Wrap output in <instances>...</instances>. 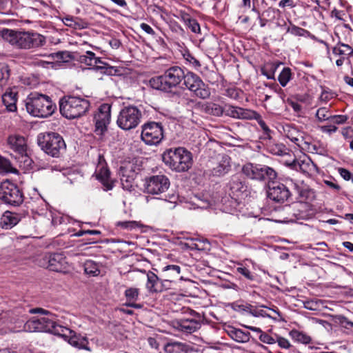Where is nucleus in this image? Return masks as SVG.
Returning <instances> with one entry per match:
<instances>
[{
    "label": "nucleus",
    "mask_w": 353,
    "mask_h": 353,
    "mask_svg": "<svg viewBox=\"0 0 353 353\" xmlns=\"http://www.w3.org/2000/svg\"><path fill=\"white\" fill-rule=\"evenodd\" d=\"M255 114L253 116L252 118H255L257 120V122L261 127V128L263 130V131L265 132V134L269 135L270 132V130L268 128V126L266 125L265 122L261 119V117L254 111H253Z\"/></svg>",
    "instance_id": "nucleus-50"
},
{
    "label": "nucleus",
    "mask_w": 353,
    "mask_h": 353,
    "mask_svg": "<svg viewBox=\"0 0 353 353\" xmlns=\"http://www.w3.org/2000/svg\"><path fill=\"white\" fill-rule=\"evenodd\" d=\"M228 334L230 336L239 343H246L250 339V333L249 332L243 331L241 329L232 327Z\"/></svg>",
    "instance_id": "nucleus-34"
},
{
    "label": "nucleus",
    "mask_w": 353,
    "mask_h": 353,
    "mask_svg": "<svg viewBox=\"0 0 353 353\" xmlns=\"http://www.w3.org/2000/svg\"><path fill=\"white\" fill-rule=\"evenodd\" d=\"M24 328L30 332H42L44 330V319L33 317L26 323Z\"/></svg>",
    "instance_id": "nucleus-30"
},
{
    "label": "nucleus",
    "mask_w": 353,
    "mask_h": 353,
    "mask_svg": "<svg viewBox=\"0 0 353 353\" xmlns=\"http://www.w3.org/2000/svg\"><path fill=\"white\" fill-rule=\"evenodd\" d=\"M339 323L343 325L346 328L352 327H353V322L349 321L347 318H346L344 316H339Z\"/></svg>",
    "instance_id": "nucleus-62"
},
{
    "label": "nucleus",
    "mask_w": 353,
    "mask_h": 353,
    "mask_svg": "<svg viewBox=\"0 0 353 353\" xmlns=\"http://www.w3.org/2000/svg\"><path fill=\"white\" fill-rule=\"evenodd\" d=\"M204 110L206 113L216 117H220L225 114V115L239 119H250L254 115V112L250 110L243 109L242 108L225 105L222 106L219 104L210 102L204 105Z\"/></svg>",
    "instance_id": "nucleus-5"
},
{
    "label": "nucleus",
    "mask_w": 353,
    "mask_h": 353,
    "mask_svg": "<svg viewBox=\"0 0 353 353\" xmlns=\"http://www.w3.org/2000/svg\"><path fill=\"white\" fill-rule=\"evenodd\" d=\"M293 190L296 193L302 201L312 200L314 197V192L303 183L294 182L290 181Z\"/></svg>",
    "instance_id": "nucleus-24"
},
{
    "label": "nucleus",
    "mask_w": 353,
    "mask_h": 353,
    "mask_svg": "<svg viewBox=\"0 0 353 353\" xmlns=\"http://www.w3.org/2000/svg\"><path fill=\"white\" fill-rule=\"evenodd\" d=\"M162 272L165 278L173 281L174 279L179 278L181 268L177 265H168L162 268Z\"/></svg>",
    "instance_id": "nucleus-36"
},
{
    "label": "nucleus",
    "mask_w": 353,
    "mask_h": 353,
    "mask_svg": "<svg viewBox=\"0 0 353 353\" xmlns=\"http://www.w3.org/2000/svg\"><path fill=\"white\" fill-rule=\"evenodd\" d=\"M17 92L11 88L7 89L2 95V102L9 112L17 110Z\"/></svg>",
    "instance_id": "nucleus-26"
},
{
    "label": "nucleus",
    "mask_w": 353,
    "mask_h": 353,
    "mask_svg": "<svg viewBox=\"0 0 353 353\" xmlns=\"http://www.w3.org/2000/svg\"><path fill=\"white\" fill-rule=\"evenodd\" d=\"M228 187L230 190V195L235 199H239L243 196L247 191V186L237 176H232Z\"/></svg>",
    "instance_id": "nucleus-20"
},
{
    "label": "nucleus",
    "mask_w": 353,
    "mask_h": 353,
    "mask_svg": "<svg viewBox=\"0 0 353 353\" xmlns=\"http://www.w3.org/2000/svg\"><path fill=\"white\" fill-rule=\"evenodd\" d=\"M44 95L38 92L29 94L26 102L28 112L33 117L43 118L44 117Z\"/></svg>",
    "instance_id": "nucleus-14"
},
{
    "label": "nucleus",
    "mask_w": 353,
    "mask_h": 353,
    "mask_svg": "<svg viewBox=\"0 0 353 353\" xmlns=\"http://www.w3.org/2000/svg\"><path fill=\"white\" fill-rule=\"evenodd\" d=\"M143 275V279L146 278L145 288L149 293H159L160 279L152 272L145 270L139 271Z\"/></svg>",
    "instance_id": "nucleus-22"
},
{
    "label": "nucleus",
    "mask_w": 353,
    "mask_h": 353,
    "mask_svg": "<svg viewBox=\"0 0 353 353\" xmlns=\"http://www.w3.org/2000/svg\"><path fill=\"white\" fill-rule=\"evenodd\" d=\"M141 137L147 145L159 144L163 138V128L161 123L150 121L142 125Z\"/></svg>",
    "instance_id": "nucleus-10"
},
{
    "label": "nucleus",
    "mask_w": 353,
    "mask_h": 353,
    "mask_svg": "<svg viewBox=\"0 0 353 353\" xmlns=\"http://www.w3.org/2000/svg\"><path fill=\"white\" fill-rule=\"evenodd\" d=\"M308 150L310 152L312 153H316V154H322V152L324 151V149L321 146H318L316 144H310L308 145Z\"/></svg>",
    "instance_id": "nucleus-63"
},
{
    "label": "nucleus",
    "mask_w": 353,
    "mask_h": 353,
    "mask_svg": "<svg viewBox=\"0 0 353 353\" xmlns=\"http://www.w3.org/2000/svg\"><path fill=\"white\" fill-rule=\"evenodd\" d=\"M259 339L263 343L267 344H274L276 343V336H272L268 334L267 333L263 332L259 336Z\"/></svg>",
    "instance_id": "nucleus-54"
},
{
    "label": "nucleus",
    "mask_w": 353,
    "mask_h": 353,
    "mask_svg": "<svg viewBox=\"0 0 353 353\" xmlns=\"http://www.w3.org/2000/svg\"><path fill=\"white\" fill-rule=\"evenodd\" d=\"M281 62H268L261 68V74L265 76L268 79H274V74Z\"/></svg>",
    "instance_id": "nucleus-35"
},
{
    "label": "nucleus",
    "mask_w": 353,
    "mask_h": 353,
    "mask_svg": "<svg viewBox=\"0 0 353 353\" xmlns=\"http://www.w3.org/2000/svg\"><path fill=\"white\" fill-rule=\"evenodd\" d=\"M185 77L183 79L186 88L194 92V94L201 99H207L210 96V91L201 78L192 72L185 73Z\"/></svg>",
    "instance_id": "nucleus-11"
},
{
    "label": "nucleus",
    "mask_w": 353,
    "mask_h": 353,
    "mask_svg": "<svg viewBox=\"0 0 353 353\" xmlns=\"http://www.w3.org/2000/svg\"><path fill=\"white\" fill-rule=\"evenodd\" d=\"M46 133V153L53 157H57L59 155L60 150L65 148L64 140L57 132H48Z\"/></svg>",
    "instance_id": "nucleus-15"
},
{
    "label": "nucleus",
    "mask_w": 353,
    "mask_h": 353,
    "mask_svg": "<svg viewBox=\"0 0 353 353\" xmlns=\"http://www.w3.org/2000/svg\"><path fill=\"white\" fill-rule=\"evenodd\" d=\"M65 263L62 254L54 253L49 256L48 268L51 271L61 272L65 269Z\"/></svg>",
    "instance_id": "nucleus-23"
},
{
    "label": "nucleus",
    "mask_w": 353,
    "mask_h": 353,
    "mask_svg": "<svg viewBox=\"0 0 353 353\" xmlns=\"http://www.w3.org/2000/svg\"><path fill=\"white\" fill-rule=\"evenodd\" d=\"M110 112L111 105L108 103H103L98 108L94 116L96 134L102 135L107 130L108 125L110 121Z\"/></svg>",
    "instance_id": "nucleus-13"
},
{
    "label": "nucleus",
    "mask_w": 353,
    "mask_h": 353,
    "mask_svg": "<svg viewBox=\"0 0 353 353\" xmlns=\"http://www.w3.org/2000/svg\"><path fill=\"white\" fill-rule=\"evenodd\" d=\"M205 243L209 244V242L207 239L203 241L198 239H191L190 243H187V245L192 250H202L205 248L204 247Z\"/></svg>",
    "instance_id": "nucleus-47"
},
{
    "label": "nucleus",
    "mask_w": 353,
    "mask_h": 353,
    "mask_svg": "<svg viewBox=\"0 0 353 353\" xmlns=\"http://www.w3.org/2000/svg\"><path fill=\"white\" fill-rule=\"evenodd\" d=\"M170 186L168 178L163 174L153 175L145 179L144 190L150 194L165 192Z\"/></svg>",
    "instance_id": "nucleus-12"
},
{
    "label": "nucleus",
    "mask_w": 353,
    "mask_h": 353,
    "mask_svg": "<svg viewBox=\"0 0 353 353\" xmlns=\"http://www.w3.org/2000/svg\"><path fill=\"white\" fill-rule=\"evenodd\" d=\"M0 173L18 174V170L12 166L8 159L0 156Z\"/></svg>",
    "instance_id": "nucleus-39"
},
{
    "label": "nucleus",
    "mask_w": 353,
    "mask_h": 353,
    "mask_svg": "<svg viewBox=\"0 0 353 353\" xmlns=\"http://www.w3.org/2000/svg\"><path fill=\"white\" fill-rule=\"evenodd\" d=\"M292 71L290 68H284L279 75L278 80L281 86L285 87L292 79Z\"/></svg>",
    "instance_id": "nucleus-41"
},
{
    "label": "nucleus",
    "mask_w": 353,
    "mask_h": 353,
    "mask_svg": "<svg viewBox=\"0 0 353 353\" xmlns=\"http://www.w3.org/2000/svg\"><path fill=\"white\" fill-rule=\"evenodd\" d=\"M287 32L293 35L301 37L305 36V34L308 32L307 30L294 25H292L291 26L288 27Z\"/></svg>",
    "instance_id": "nucleus-48"
},
{
    "label": "nucleus",
    "mask_w": 353,
    "mask_h": 353,
    "mask_svg": "<svg viewBox=\"0 0 353 353\" xmlns=\"http://www.w3.org/2000/svg\"><path fill=\"white\" fill-rule=\"evenodd\" d=\"M10 76L9 67L6 64H0V87L3 88L7 85Z\"/></svg>",
    "instance_id": "nucleus-40"
},
{
    "label": "nucleus",
    "mask_w": 353,
    "mask_h": 353,
    "mask_svg": "<svg viewBox=\"0 0 353 353\" xmlns=\"http://www.w3.org/2000/svg\"><path fill=\"white\" fill-rule=\"evenodd\" d=\"M142 112L137 106L128 105L123 108L117 117V124L123 130L136 128L141 123Z\"/></svg>",
    "instance_id": "nucleus-7"
},
{
    "label": "nucleus",
    "mask_w": 353,
    "mask_h": 353,
    "mask_svg": "<svg viewBox=\"0 0 353 353\" xmlns=\"http://www.w3.org/2000/svg\"><path fill=\"white\" fill-rule=\"evenodd\" d=\"M185 59L187 61L190 63L192 65L194 68L196 70H199L201 67V63L199 60H197L194 56L191 54L188 53L185 55Z\"/></svg>",
    "instance_id": "nucleus-52"
},
{
    "label": "nucleus",
    "mask_w": 353,
    "mask_h": 353,
    "mask_svg": "<svg viewBox=\"0 0 353 353\" xmlns=\"http://www.w3.org/2000/svg\"><path fill=\"white\" fill-rule=\"evenodd\" d=\"M290 196L288 188L283 183L272 182L268 185V196L270 199L283 203Z\"/></svg>",
    "instance_id": "nucleus-18"
},
{
    "label": "nucleus",
    "mask_w": 353,
    "mask_h": 353,
    "mask_svg": "<svg viewBox=\"0 0 353 353\" xmlns=\"http://www.w3.org/2000/svg\"><path fill=\"white\" fill-rule=\"evenodd\" d=\"M341 176L346 181H349L353 178V174L347 169L340 168L338 169Z\"/></svg>",
    "instance_id": "nucleus-58"
},
{
    "label": "nucleus",
    "mask_w": 353,
    "mask_h": 353,
    "mask_svg": "<svg viewBox=\"0 0 353 353\" xmlns=\"http://www.w3.org/2000/svg\"><path fill=\"white\" fill-rule=\"evenodd\" d=\"M236 272L243 276L245 279L253 281L254 280V275L253 273L250 272V270L244 266L238 267L236 268Z\"/></svg>",
    "instance_id": "nucleus-49"
},
{
    "label": "nucleus",
    "mask_w": 353,
    "mask_h": 353,
    "mask_svg": "<svg viewBox=\"0 0 353 353\" xmlns=\"http://www.w3.org/2000/svg\"><path fill=\"white\" fill-rule=\"evenodd\" d=\"M162 159L171 170L179 172L188 170L192 165V154L181 147L166 150Z\"/></svg>",
    "instance_id": "nucleus-4"
},
{
    "label": "nucleus",
    "mask_w": 353,
    "mask_h": 353,
    "mask_svg": "<svg viewBox=\"0 0 353 353\" xmlns=\"http://www.w3.org/2000/svg\"><path fill=\"white\" fill-rule=\"evenodd\" d=\"M76 60L104 74L114 75L118 71L115 67L110 66L107 63L103 62L101 58L96 57L92 51H86L85 54L78 55Z\"/></svg>",
    "instance_id": "nucleus-8"
},
{
    "label": "nucleus",
    "mask_w": 353,
    "mask_h": 353,
    "mask_svg": "<svg viewBox=\"0 0 353 353\" xmlns=\"http://www.w3.org/2000/svg\"><path fill=\"white\" fill-rule=\"evenodd\" d=\"M0 200L6 204L19 206L23 201V194L16 184L6 180L0 185Z\"/></svg>",
    "instance_id": "nucleus-9"
},
{
    "label": "nucleus",
    "mask_w": 353,
    "mask_h": 353,
    "mask_svg": "<svg viewBox=\"0 0 353 353\" xmlns=\"http://www.w3.org/2000/svg\"><path fill=\"white\" fill-rule=\"evenodd\" d=\"M290 335L296 341L303 344H309L312 341V339L309 335L296 330H292L290 332Z\"/></svg>",
    "instance_id": "nucleus-38"
},
{
    "label": "nucleus",
    "mask_w": 353,
    "mask_h": 353,
    "mask_svg": "<svg viewBox=\"0 0 353 353\" xmlns=\"http://www.w3.org/2000/svg\"><path fill=\"white\" fill-rule=\"evenodd\" d=\"M165 353H188L189 346L181 342L170 341L164 345Z\"/></svg>",
    "instance_id": "nucleus-27"
},
{
    "label": "nucleus",
    "mask_w": 353,
    "mask_h": 353,
    "mask_svg": "<svg viewBox=\"0 0 353 353\" xmlns=\"http://www.w3.org/2000/svg\"><path fill=\"white\" fill-rule=\"evenodd\" d=\"M139 294V290L138 288H130L125 291V296L127 299L128 303L126 305L134 307L141 308V305L135 303L137 301Z\"/></svg>",
    "instance_id": "nucleus-33"
},
{
    "label": "nucleus",
    "mask_w": 353,
    "mask_h": 353,
    "mask_svg": "<svg viewBox=\"0 0 353 353\" xmlns=\"http://www.w3.org/2000/svg\"><path fill=\"white\" fill-rule=\"evenodd\" d=\"M260 167L261 164L247 163L243 165L241 171L248 178L258 181Z\"/></svg>",
    "instance_id": "nucleus-29"
},
{
    "label": "nucleus",
    "mask_w": 353,
    "mask_h": 353,
    "mask_svg": "<svg viewBox=\"0 0 353 353\" xmlns=\"http://www.w3.org/2000/svg\"><path fill=\"white\" fill-rule=\"evenodd\" d=\"M231 170V158L223 154L218 158L217 163L213 168L212 172L214 176H221L228 173Z\"/></svg>",
    "instance_id": "nucleus-21"
},
{
    "label": "nucleus",
    "mask_w": 353,
    "mask_h": 353,
    "mask_svg": "<svg viewBox=\"0 0 353 353\" xmlns=\"http://www.w3.org/2000/svg\"><path fill=\"white\" fill-rule=\"evenodd\" d=\"M57 105L50 98L46 95V119L57 112Z\"/></svg>",
    "instance_id": "nucleus-44"
},
{
    "label": "nucleus",
    "mask_w": 353,
    "mask_h": 353,
    "mask_svg": "<svg viewBox=\"0 0 353 353\" xmlns=\"http://www.w3.org/2000/svg\"><path fill=\"white\" fill-rule=\"evenodd\" d=\"M348 119L347 115H332L330 121L340 125L345 123Z\"/></svg>",
    "instance_id": "nucleus-55"
},
{
    "label": "nucleus",
    "mask_w": 353,
    "mask_h": 353,
    "mask_svg": "<svg viewBox=\"0 0 353 353\" xmlns=\"http://www.w3.org/2000/svg\"><path fill=\"white\" fill-rule=\"evenodd\" d=\"M19 221L17 214L7 211L1 219V225L3 228L9 229L17 225Z\"/></svg>",
    "instance_id": "nucleus-31"
},
{
    "label": "nucleus",
    "mask_w": 353,
    "mask_h": 353,
    "mask_svg": "<svg viewBox=\"0 0 353 353\" xmlns=\"http://www.w3.org/2000/svg\"><path fill=\"white\" fill-rule=\"evenodd\" d=\"M200 327V322L194 319H182L176 323V328L185 334H192Z\"/></svg>",
    "instance_id": "nucleus-25"
},
{
    "label": "nucleus",
    "mask_w": 353,
    "mask_h": 353,
    "mask_svg": "<svg viewBox=\"0 0 353 353\" xmlns=\"http://www.w3.org/2000/svg\"><path fill=\"white\" fill-rule=\"evenodd\" d=\"M46 332L62 337L72 346L79 350L91 351L89 342L85 336L77 334L71 329L62 325L57 316L46 310Z\"/></svg>",
    "instance_id": "nucleus-1"
},
{
    "label": "nucleus",
    "mask_w": 353,
    "mask_h": 353,
    "mask_svg": "<svg viewBox=\"0 0 353 353\" xmlns=\"http://www.w3.org/2000/svg\"><path fill=\"white\" fill-rule=\"evenodd\" d=\"M140 27L147 34H150V35H154L155 34V32L154 30L152 29V28L149 26L148 24L147 23H142L141 25H140Z\"/></svg>",
    "instance_id": "nucleus-64"
},
{
    "label": "nucleus",
    "mask_w": 353,
    "mask_h": 353,
    "mask_svg": "<svg viewBox=\"0 0 353 353\" xmlns=\"http://www.w3.org/2000/svg\"><path fill=\"white\" fill-rule=\"evenodd\" d=\"M277 177L276 172L272 168L261 165L260 167L258 181H273Z\"/></svg>",
    "instance_id": "nucleus-32"
},
{
    "label": "nucleus",
    "mask_w": 353,
    "mask_h": 353,
    "mask_svg": "<svg viewBox=\"0 0 353 353\" xmlns=\"http://www.w3.org/2000/svg\"><path fill=\"white\" fill-rule=\"evenodd\" d=\"M0 37L12 46L19 49H29L39 46L42 42V36L37 33L20 32L8 28L0 30Z\"/></svg>",
    "instance_id": "nucleus-3"
},
{
    "label": "nucleus",
    "mask_w": 353,
    "mask_h": 353,
    "mask_svg": "<svg viewBox=\"0 0 353 353\" xmlns=\"http://www.w3.org/2000/svg\"><path fill=\"white\" fill-rule=\"evenodd\" d=\"M320 130L322 132L327 133L329 134H331L338 130V128L335 125H322L320 127Z\"/></svg>",
    "instance_id": "nucleus-61"
},
{
    "label": "nucleus",
    "mask_w": 353,
    "mask_h": 353,
    "mask_svg": "<svg viewBox=\"0 0 353 353\" xmlns=\"http://www.w3.org/2000/svg\"><path fill=\"white\" fill-rule=\"evenodd\" d=\"M123 188L131 191L133 188V182L135 177L129 175L119 174Z\"/></svg>",
    "instance_id": "nucleus-45"
},
{
    "label": "nucleus",
    "mask_w": 353,
    "mask_h": 353,
    "mask_svg": "<svg viewBox=\"0 0 353 353\" xmlns=\"http://www.w3.org/2000/svg\"><path fill=\"white\" fill-rule=\"evenodd\" d=\"M194 204L199 208L206 209L210 205V202L209 201V200H208L206 199H197V201H196V202L194 203Z\"/></svg>",
    "instance_id": "nucleus-60"
},
{
    "label": "nucleus",
    "mask_w": 353,
    "mask_h": 353,
    "mask_svg": "<svg viewBox=\"0 0 353 353\" xmlns=\"http://www.w3.org/2000/svg\"><path fill=\"white\" fill-rule=\"evenodd\" d=\"M185 77V72L181 67L172 66L165 70L161 75L152 77L149 83L154 89L164 92H172Z\"/></svg>",
    "instance_id": "nucleus-2"
},
{
    "label": "nucleus",
    "mask_w": 353,
    "mask_h": 353,
    "mask_svg": "<svg viewBox=\"0 0 353 353\" xmlns=\"http://www.w3.org/2000/svg\"><path fill=\"white\" fill-rule=\"evenodd\" d=\"M95 175L97 179L103 185L105 190H112L113 183L110 179V172L108 168L104 157L99 154L98 163L95 170Z\"/></svg>",
    "instance_id": "nucleus-17"
},
{
    "label": "nucleus",
    "mask_w": 353,
    "mask_h": 353,
    "mask_svg": "<svg viewBox=\"0 0 353 353\" xmlns=\"http://www.w3.org/2000/svg\"><path fill=\"white\" fill-rule=\"evenodd\" d=\"M172 282V281L168 278H166L164 280L160 279V285L159 288V293L171 288Z\"/></svg>",
    "instance_id": "nucleus-56"
},
{
    "label": "nucleus",
    "mask_w": 353,
    "mask_h": 353,
    "mask_svg": "<svg viewBox=\"0 0 353 353\" xmlns=\"http://www.w3.org/2000/svg\"><path fill=\"white\" fill-rule=\"evenodd\" d=\"M177 17L180 19L185 25L190 22V21L192 19L190 15L185 12L184 10H179L178 12Z\"/></svg>",
    "instance_id": "nucleus-59"
},
{
    "label": "nucleus",
    "mask_w": 353,
    "mask_h": 353,
    "mask_svg": "<svg viewBox=\"0 0 353 353\" xmlns=\"http://www.w3.org/2000/svg\"><path fill=\"white\" fill-rule=\"evenodd\" d=\"M276 343H278V345L280 347L284 349H288L290 347L291 344L290 341L282 336L276 334Z\"/></svg>",
    "instance_id": "nucleus-53"
},
{
    "label": "nucleus",
    "mask_w": 353,
    "mask_h": 353,
    "mask_svg": "<svg viewBox=\"0 0 353 353\" xmlns=\"http://www.w3.org/2000/svg\"><path fill=\"white\" fill-rule=\"evenodd\" d=\"M89 108V101L79 97H70L65 101L61 99L59 102L61 114L68 119L81 117L88 110Z\"/></svg>",
    "instance_id": "nucleus-6"
},
{
    "label": "nucleus",
    "mask_w": 353,
    "mask_h": 353,
    "mask_svg": "<svg viewBox=\"0 0 353 353\" xmlns=\"http://www.w3.org/2000/svg\"><path fill=\"white\" fill-rule=\"evenodd\" d=\"M48 60L46 61V69H59L63 63L67 62L70 58L68 52H58L51 53L46 56Z\"/></svg>",
    "instance_id": "nucleus-19"
},
{
    "label": "nucleus",
    "mask_w": 353,
    "mask_h": 353,
    "mask_svg": "<svg viewBox=\"0 0 353 353\" xmlns=\"http://www.w3.org/2000/svg\"><path fill=\"white\" fill-rule=\"evenodd\" d=\"M134 165L132 163H128L121 166L119 170V174L132 176L136 177L137 172L134 169Z\"/></svg>",
    "instance_id": "nucleus-46"
},
{
    "label": "nucleus",
    "mask_w": 353,
    "mask_h": 353,
    "mask_svg": "<svg viewBox=\"0 0 353 353\" xmlns=\"http://www.w3.org/2000/svg\"><path fill=\"white\" fill-rule=\"evenodd\" d=\"M186 26L191 30L194 33H199L200 32V26L197 21L194 19H192Z\"/></svg>",
    "instance_id": "nucleus-57"
},
{
    "label": "nucleus",
    "mask_w": 353,
    "mask_h": 353,
    "mask_svg": "<svg viewBox=\"0 0 353 353\" xmlns=\"http://www.w3.org/2000/svg\"><path fill=\"white\" fill-rule=\"evenodd\" d=\"M117 225L128 230H132L143 226L141 222L136 221H119L117 223Z\"/></svg>",
    "instance_id": "nucleus-42"
},
{
    "label": "nucleus",
    "mask_w": 353,
    "mask_h": 353,
    "mask_svg": "<svg viewBox=\"0 0 353 353\" xmlns=\"http://www.w3.org/2000/svg\"><path fill=\"white\" fill-rule=\"evenodd\" d=\"M316 117L319 121H330L332 114L330 112L329 108L322 107L317 110Z\"/></svg>",
    "instance_id": "nucleus-43"
},
{
    "label": "nucleus",
    "mask_w": 353,
    "mask_h": 353,
    "mask_svg": "<svg viewBox=\"0 0 353 353\" xmlns=\"http://www.w3.org/2000/svg\"><path fill=\"white\" fill-rule=\"evenodd\" d=\"M84 272L90 276H96L100 274L99 265L92 260L86 261L83 264Z\"/></svg>",
    "instance_id": "nucleus-37"
},
{
    "label": "nucleus",
    "mask_w": 353,
    "mask_h": 353,
    "mask_svg": "<svg viewBox=\"0 0 353 353\" xmlns=\"http://www.w3.org/2000/svg\"><path fill=\"white\" fill-rule=\"evenodd\" d=\"M7 143L11 150L24 159V163H28V165H30L31 160L27 155L28 146L24 137L16 134L10 135L8 137Z\"/></svg>",
    "instance_id": "nucleus-16"
},
{
    "label": "nucleus",
    "mask_w": 353,
    "mask_h": 353,
    "mask_svg": "<svg viewBox=\"0 0 353 353\" xmlns=\"http://www.w3.org/2000/svg\"><path fill=\"white\" fill-rule=\"evenodd\" d=\"M287 103L293 109L294 112L297 114H300L303 112L302 105L299 103L294 101L292 99H288Z\"/></svg>",
    "instance_id": "nucleus-51"
},
{
    "label": "nucleus",
    "mask_w": 353,
    "mask_h": 353,
    "mask_svg": "<svg viewBox=\"0 0 353 353\" xmlns=\"http://www.w3.org/2000/svg\"><path fill=\"white\" fill-rule=\"evenodd\" d=\"M332 53L341 58L348 59L353 55V48L347 44L339 42L333 47Z\"/></svg>",
    "instance_id": "nucleus-28"
}]
</instances>
